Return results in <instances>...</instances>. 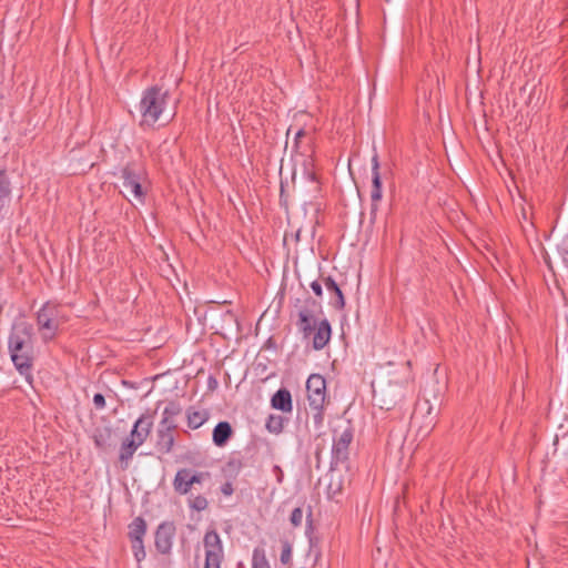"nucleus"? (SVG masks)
<instances>
[{
	"label": "nucleus",
	"instance_id": "34",
	"mask_svg": "<svg viewBox=\"0 0 568 568\" xmlns=\"http://www.w3.org/2000/svg\"><path fill=\"white\" fill-rule=\"evenodd\" d=\"M291 558H292V549H291L290 544L286 542L281 552V562L286 565L291 561Z\"/></svg>",
	"mask_w": 568,
	"mask_h": 568
},
{
	"label": "nucleus",
	"instance_id": "16",
	"mask_svg": "<svg viewBox=\"0 0 568 568\" xmlns=\"http://www.w3.org/2000/svg\"><path fill=\"white\" fill-rule=\"evenodd\" d=\"M174 432L175 430H168V428L165 429H159L158 428V432H156V449L158 452H160L161 454H169L173 446H174V443H175V437H174Z\"/></svg>",
	"mask_w": 568,
	"mask_h": 568
},
{
	"label": "nucleus",
	"instance_id": "22",
	"mask_svg": "<svg viewBox=\"0 0 568 568\" xmlns=\"http://www.w3.org/2000/svg\"><path fill=\"white\" fill-rule=\"evenodd\" d=\"M252 567L253 568H270L268 561L265 556V550L263 548L256 547L253 550Z\"/></svg>",
	"mask_w": 568,
	"mask_h": 568
},
{
	"label": "nucleus",
	"instance_id": "24",
	"mask_svg": "<svg viewBox=\"0 0 568 568\" xmlns=\"http://www.w3.org/2000/svg\"><path fill=\"white\" fill-rule=\"evenodd\" d=\"M130 541H131V548H132L133 556H134L135 560L138 561V564H140L146 557L144 541H143V539L130 540Z\"/></svg>",
	"mask_w": 568,
	"mask_h": 568
},
{
	"label": "nucleus",
	"instance_id": "26",
	"mask_svg": "<svg viewBox=\"0 0 568 568\" xmlns=\"http://www.w3.org/2000/svg\"><path fill=\"white\" fill-rule=\"evenodd\" d=\"M181 412H182L181 405L179 403L172 400V402H169V404L165 406L162 415L168 416V417H176L178 415L181 414Z\"/></svg>",
	"mask_w": 568,
	"mask_h": 568
},
{
	"label": "nucleus",
	"instance_id": "38",
	"mask_svg": "<svg viewBox=\"0 0 568 568\" xmlns=\"http://www.w3.org/2000/svg\"><path fill=\"white\" fill-rule=\"evenodd\" d=\"M221 493L224 496H231L234 493V487L231 481H226L221 486Z\"/></svg>",
	"mask_w": 568,
	"mask_h": 568
},
{
	"label": "nucleus",
	"instance_id": "19",
	"mask_svg": "<svg viewBox=\"0 0 568 568\" xmlns=\"http://www.w3.org/2000/svg\"><path fill=\"white\" fill-rule=\"evenodd\" d=\"M148 525L143 517H135L129 525L128 537L130 540L144 539L146 534Z\"/></svg>",
	"mask_w": 568,
	"mask_h": 568
},
{
	"label": "nucleus",
	"instance_id": "40",
	"mask_svg": "<svg viewBox=\"0 0 568 568\" xmlns=\"http://www.w3.org/2000/svg\"><path fill=\"white\" fill-rule=\"evenodd\" d=\"M94 444L97 447L102 448L104 446V440L102 439V436H95Z\"/></svg>",
	"mask_w": 568,
	"mask_h": 568
},
{
	"label": "nucleus",
	"instance_id": "4",
	"mask_svg": "<svg viewBox=\"0 0 568 568\" xmlns=\"http://www.w3.org/2000/svg\"><path fill=\"white\" fill-rule=\"evenodd\" d=\"M68 321L69 316L63 312L61 304L51 301L45 302L37 312V326L41 339L44 343L53 341L60 326Z\"/></svg>",
	"mask_w": 568,
	"mask_h": 568
},
{
	"label": "nucleus",
	"instance_id": "2",
	"mask_svg": "<svg viewBox=\"0 0 568 568\" xmlns=\"http://www.w3.org/2000/svg\"><path fill=\"white\" fill-rule=\"evenodd\" d=\"M32 336L33 327L24 321L14 323L8 336L10 358L19 374L27 378L31 376L34 362Z\"/></svg>",
	"mask_w": 568,
	"mask_h": 568
},
{
	"label": "nucleus",
	"instance_id": "30",
	"mask_svg": "<svg viewBox=\"0 0 568 568\" xmlns=\"http://www.w3.org/2000/svg\"><path fill=\"white\" fill-rule=\"evenodd\" d=\"M211 478V474L209 471H192L191 470V481L194 484H202L206 479Z\"/></svg>",
	"mask_w": 568,
	"mask_h": 568
},
{
	"label": "nucleus",
	"instance_id": "7",
	"mask_svg": "<svg viewBox=\"0 0 568 568\" xmlns=\"http://www.w3.org/2000/svg\"><path fill=\"white\" fill-rule=\"evenodd\" d=\"M353 428L349 425L338 436L334 435L331 458L332 469L348 459L349 445L353 442Z\"/></svg>",
	"mask_w": 568,
	"mask_h": 568
},
{
	"label": "nucleus",
	"instance_id": "41",
	"mask_svg": "<svg viewBox=\"0 0 568 568\" xmlns=\"http://www.w3.org/2000/svg\"><path fill=\"white\" fill-rule=\"evenodd\" d=\"M281 203H284L286 205V194L284 192V185L281 183V194H280Z\"/></svg>",
	"mask_w": 568,
	"mask_h": 568
},
{
	"label": "nucleus",
	"instance_id": "29",
	"mask_svg": "<svg viewBox=\"0 0 568 568\" xmlns=\"http://www.w3.org/2000/svg\"><path fill=\"white\" fill-rule=\"evenodd\" d=\"M175 417H168V416H164L162 415V419L159 424V429H165L168 428V430H175L178 425L175 423Z\"/></svg>",
	"mask_w": 568,
	"mask_h": 568
},
{
	"label": "nucleus",
	"instance_id": "39",
	"mask_svg": "<svg viewBox=\"0 0 568 568\" xmlns=\"http://www.w3.org/2000/svg\"><path fill=\"white\" fill-rule=\"evenodd\" d=\"M424 406L427 409V414L430 415L432 410H433V407L429 405L428 400H425L424 403H418L417 404V407L415 409L414 416H416L420 410H423Z\"/></svg>",
	"mask_w": 568,
	"mask_h": 568
},
{
	"label": "nucleus",
	"instance_id": "9",
	"mask_svg": "<svg viewBox=\"0 0 568 568\" xmlns=\"http://www.w3.org/2000/svg\"><path fill=\"white\" fill-rule=\"evenodd\" d=\"M175 526L172 521L161 523L154 534V546L158 552L169 555L173 545Z\"/></svg>",
	"mask_w": 568,
	"mask_h": 568
},
{
	"label": "nucleus",
	"instance_id": "8",
	"mask_svg": "<svg viewBox=\"0 0 568 568\" xmlns=\"http://www.w3.org/2000/svg\"><path fill=\"white\" fill-rule=\"evenodd\" d=\"M310 407H322L326 402V381L320 374H312L306 381Z\"/></svg>",
	"mask_w": 568,
	"mask_h": 568
},
{
	"label": "nucleus",
	"instance_id": "35",
	"mask_svg": "<svg viewBox=\"0 0 568 568\" xmlns=\"http://www.w3.org/2000/svg\"><path fill=\"white\" fill-rule=\"evenodd\" d=\"M323 285H324V284H323V282H322V280H321V278H320V281H318V280L313 281V282L311 283V285H310V286H311V288H312V291L314 292V294H315L317 297H322V295H323V287H322Z\"/></svg>",
	"mask_w": 568,
	"mask_h": 568
},
{
	"label": "nucleus",
	"instance_id": "44",
	"mask_svg": "<svg viewBox=\"0 0 568 568\" xmlns=\"http://www.w3.org/2000/svg\"><path fill=\"white\" fill-rule=\"evenodd\" d=\"M274 469L277 470L281 474V476H283V473H282L280 466H275Z\"/></svg>",
	"mask_w": 568,
	"mask_h": 568
},
{
	"label": "nucleus",
	"instance_id": "13",
	"mask_svg": "<svg viewBox=\"0 0 568 568\" xmlns=\"http://www.w3.org/2000/svg\"><path fill=\"white\" fill-rule=\"evenodd\" d=\"M271 406L276 410H281L283 413H291L293 410V400L291 392L282 387L276 390L271 398Z\"/></svg>",
	"mask_w": 568,
	"mask_h": 568
},
{
	"label": "nucleus",
	"instance_id": "32",
	"mask_svg": "<svg viewBox=\"0 0 568 568\" xmlns=\"http://www.w3.org/2000/svg\"><path fill=\"white\" fill-rule=\"evenodd\" d=\"M558 252L566 267H568V239L558 246Z\"/></svg>",
	"mask_w": 568,
	"mask_h": 568
},
{
	"label": "nucleus",
	"instance_id": "21",
	"mask_svg": "<svg viewBox=\"0 0 568 568\" xmlns=\"http://www.w3.org/2000/svg\"><path fill=\"white\" fill-rule=\"evenodd\" d=\"M287 418L280 415H270L266 419L265 427L272 434H280L284 429Z\"/></svg>",
	"mask_w": 568,
	"mask_h": 568
},
{
	"label": "nucleus",
	"instance_id": "28",
	"mask_svg": "<svg viewBox=\"0 0 568 568\" xmlns=\"http://www.w3.org/2000/svg\"><path fill=\"white\" fill-rule=\"evenodd\" d=\"M314 410L313 423L316 428H321L324 422V406L311 407Z\"/></svg>",
	"mask_w": 568,
	"mask_h": 568
},
{
	"label": "nucleus",
	"instance_id": "43",
	"mask_svg": "<svg viewBox=\"0 0 568 568\" xmlns=\"http://www.w3.org/2000/svg\"><path fill=\"white\" fill-rule=\"evenodd\" d=\"M315 457H316V462H317L316 467L318 468L320 467V462H321V449L320 448L316 450Z\"/></svg>",
	"mask_w": 568,
	"mask_h": 568
},
{
	"label": "nucleus",
	"instance_id": "33",
	"mask_svg": "<svg viewBox=\"0 0 568 568\" xmlns=\"http://www.w3.org/2000/svg\"><path fill=\"white\" fill-rule=\"evenodd\" d=\"M93 404H94L95 409H98V410L104 409L105 408V397H104V395L101 394V393L94 394V396H93Z\"/></svg>",
	"mask_w": 568,
	"mask_h": 568
},
{
	"label": "nucleus",
	"instance_id": "5",
	"mask_svg": "<svg viewBox=\"0 0 568 568\" xmlns=\"http://www.w3.org/2000/svg\"><path fill=\"white\" fill-rule=\"evenodd\" d=\"M145 176V169L141 163L135 161L128 162L121 170L123 187L128 190L131 195L141 203H143L145 200V191L142 185Z\"/></svg>",
	"mask_w": 568,
	"mask_h": 568
},
{
	"label": "nucleus",
	"instance_id": "1",
	"mask_svg": "<svg viewBox=\"0 0 568 568\" xmlns=\"http://www.w3.org/2000/svg\"><path fill=\"white\" fill-rule=\"evenodd\" d=\"M297 315L296 326L308 338L313 333L312 346L315 351L323 349L329 342L332 327L329 322L324 318L317 322V315L322 313V304L313 298L307 291L302 297L295 298L293 303Z\"/></svg>",
	"mask_w": 568,
	"mask_h": 568
},
{
	"label": "nucleus",
	"instance_id": "27",
	"mask_svg": "<svg viewBox=\"0 0 568 568\" xmlns=\"http://www.w3.org/2000/svg\"><path fill=\"white\" fill-rule=\"evenodd\" d=\"M313 165H314V161L311 156L304 158V160H303L304 175L311 181L316 180V174L313 171Z\"/></svg>",
	"mask_w": 568,
	"mask_h": 568
},
{
	"label": "nucleus",
	"instance_id": "3",
	"mask_svg": "<svg viewBox=\"0 0 568 568\" xmlns=\"http://www.w3.org/2000/svg\"><path fill=\"white\" fill-rule=\"evenodd\" d=\"M169 100V91L155 84L146 88L141 95L138 104V111L141 120L139 126L141 129L154 128L166 109Z\"/></svg>",
	"mask_w": 568,
	"mask_h": 568
},
{
	"label": "nucleus",
	"instance_id": "36",
	"mask_svg": "<svg viewBox=\"0 0 568 568\" xmlns=\"http://www.w3.org/2000/svg\"><path fill=\"white\" fill-rule=\"evenodd\" d=\"M242 467V463L240 459H230L226 464V468L231 471L239 473Z\"/></svg>",
	"mask_w": 568,
	"mask_h": 568
},
{
	"label": "nucleus",
	"instance_id": "11",
	"mask_svg": "<svg viewBox=\"0 0 568 568\" xmlns=\"http://www.w3.org/2000/svg\"><path fill=\"white\" fill-rule=\"evenodd\" d=\"M153 426V420L151 416L142 415L136 419L134 423L130 435L128 436L131 439H134L138 445H142L148 436L150 435V432Z\"/></svg>",
	"mask_w": 568,
	"mask_h": 568
},
{
	"label": "nucleus",
	"instance_id": "6",
	"mask_svg": "<svg viewBox=\"0 0 568 568\" xmlns=\"http://www.w3.org/2000/svg\"><path fill=\"white\" fill-rule=\"evenodd\" d=\"M203 545L205 548L204 568H221L224 551L222 540L215 529L205 532Z\"/></svg>",
	"mask_w": 568,
	"mask_h": 568
},
{
	"label": "nucleus",
	"instance_id": "37",
	"mask_svg": "<svg viewBox=\"0 0 568 568\" xmlns=\"http://www.w3.org/2000/svg\"><path fill=\"white\" fill-rule=\"evenodd\" d=\"M306 135V132L304 129H300L296 133H295V136H294V143H293V149L294 151L297 152V149L300 148V141L303 136Z\"/></svg>",
	"mask_w": 568,
	"mask_h": 568
},
{
	"label": "nucleus",
	"instance_id": "15",
	"mask_svg": "<svg viewBox=\"0 0 568 568\" xmlns=\"http://www.w3.org/2000/svg\"><path fill=\"white\" fill-rule=\"evenodd\" d=\"M192 486L193 485L191 481V469H179L173 479L174 491L178 493L179 495H186L191 491Z\"/></svg>",
	"mask_w": 568,
	"mask_h": 568
},
{
	"label": "nucleus",
	"instance_id": "17",
	"mask_svg": "<svg viewBox=\"0 0 568 568\" xmlns=\"http://www.w3.org/2000/svg\"><path fill=\"white\" fill-rule=\"evenodd\" d=\"M11 201V182L6 170H0V213Z\"/></svg>",
	"mask_w": 568,
	"mask_h": 568
},
{
	"label": "nucleus",
	"instance_id": "25",
	"mask_svg": "<svg viewBox=\"0 0 568 568\" xmlns=\"http://www.w3.org/2000/svg\"><path fill=\"white\" fill-rule=\"evenodd\" d=\"M189 506L193 510L203 511L207 508L209 501L204 496L197 495L189 499Z\"/></svg>",
	"mask_w": 568,
	"mask_h": 568
},
{
	"label": "nucleus",
	"instance_id": "31",
	"mask_svg": "<svg viewBox=\"0 0 568 568\" xmlns=\"http://www.w3.org/2000/svg\"><path fill=\"white\" fill-rule=\"evenodd\" d=\"M302 519H303V510H302V508H300V507L294 508L292 514H291V516H290L291 524L294 527H298L302 524Z\"/></svg>",
	"mask_w": 568,
	"mask_h": 568
},
{
	"label": "nucleus",
	"instance_id": "42",
	"mask_svg": "<svg viewBox=\"0 0 568 568\" xmlns=\"http://www.w3.org/2000/svg\"><path fill=\"white\" fill-rule=\"evenodd\" d=\"M216 385H217L216 379H215L214 377H212V376H211V377L209 378V386H210V388H213V387H215Z\"/></svg>",
	"mask_w": 568,
	"mask_h": 568
},
{
	"label": "nucleus",
	"instance_id": "12",
	"mask_svg": "<svg viewBox=\"0 0 568 568\" xmlns=\"http://www.w3.org/2000/svg\"><path fill=\"white\" fill-rule=\"evenodd\" d=\"M321 280L332 295L329 304L337 311H341L345 307V297L341 286L336 283V281L332 276H321Z\"/></svg>",
	"mask_w": 568,
	"mask_h": 568
},
{
	"label": "nucleus",
	"instance_id": "10",
	"mask_svg": "<svg viewBox=\"0 0 568 568\" xmlns=\"http://www.w3.org/2000/svg\"><path fill=\"white\" fill-rule=\"evenodd\" d=\"M383 193H382V178L379 173V160L378 154L375 152L372 156V192H371V200H372V207H371V216L372 219L375 217L377 212V203L382 200Z\"/></svg>",
	"mask_w": 568,
	"mask_h": 568
},
{
	"label": "nucleus",
	"instance_id": "23",
	"mask_svg": "<svg viewBox=\"0 0 568 568\" xmlns=\"http://www.w3.org/2000/svg\"><path fill=\"white\" fill-rule=\"evenodd\" d=\"M343 491V480L341 477L335 478L331 476L328 486H327V497L329 499H334L336 496L342 494Z\"/></svg>",
	"mask_w": 568,
	"mask_h": 568
},
{
	"label": "nucleus",
	"instance_id": "20",
	"mask_svg": "<svg viewBox=\"0 0 568 568\" xmlns=\"http://www.w3.org/2000/svg\"><path fill=\"white\" fill-rule=\"evenodd\" d=\"M187 426L192 429L201 427L207 420V413L189 409L186 413Z\"/></svg>",
	"mask_w": 568,
	"mask_h": 568
},
{
	"label": "nucleus",
	"instance_id": "18",
	"mask_svg": "<svg viewBox=\"0 0 568 568\" xmlns=\"http://www.w3.org/2000/svg\"><path fill=\"white\" fill-rule=\"evenodd\" d=\"M140 447V445L136 444L134 439H131L126 437L120 447V455L119 459L122 464V468L125 469L129 465V460L133 457L136 449Z\"/></svg>",
	"mask_w": 568,
	"mask_h": 568
},
{
	"label": "nucleus",
	"instance_id": "14",
	"mask_svg": "<svg viewBox=\"0 0 568 568\" xmlns=\"http://www.w3.org/2000/svg\"><path fill=\"white\" fill-rule=\"evenodd\" d=\"M233 435L234 430L229 422H219L212 433L213 444L217 447H224Z\"/></svg>",
	"mask_w": 568,
	"mask_h": 568
},
{
	"label": "nucleus",
	"instance_id": "45",
	"mask_svg": "<svg viewBox=\"0 0 568 568\" xmlns=\"http://www.w3.org/2000/svg\"><path fill=\"white\" fill-rule=\"evenodd\" d=\"M277 477H278V478H277V480L281 483V481H282V476H281V474H277Z\"/></svg>",
	"mask_w": 568,
	"mask_h": 568
}]
</instances>
